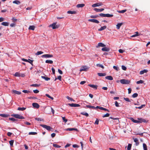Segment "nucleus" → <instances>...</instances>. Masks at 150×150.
I'll use <instances>...</instances> for the list:
<instances>
[{"label": "nucleus", "mask_w": 150, "mask_h": 150, "mask_svg": "<svg viewBox=\"0 0 150 150\" xmlns=\"http://www.w3.org/2000/svg\"><path fill=\"white\" fill-rule=\"evenodd\" d=\"M107 28V26H104L103 27H101L100 28L98 29V31H101L103 30H105Z\"/></svg>", "instance_id": "nucleus-22"}, {"label": "nucleus", "mask_w": 150, "mask_h": 150, "mask_svg": "<svg viewBox=\"0 0 150 150\" xmlns=\"http://www.w3.org/2000/svg\"><path fill=\"white\" fill-rule=\"evenodd\" d=\"M138 96V94L137 93H134L132 95V96L133 98H135L137 97Z\"/></svg>", "instance_id": "nucleus-46"}, {"label": "nucleus", "mask_w": 150, "mask_h": 150, "mask_svg": "<svg viewBox=\"0 0 150 150\" xmlns=\"http://www.w3.org/2000/svg\"><path fill=\"white\" fill-rule=\"evenodd\" d=\"M101 50L103 51L108 52L110 50V49L108 47H104L102 48Z\"/></svg>", "instance_id": "nucleus-15"}, {"label": "nucleus", "mask_w": 150, "mask_h": 150, "mask_svg": "<svg viewBox=\"0 0 150 150\" xmlns=\"http://www.w3.org/2000/svg\"><path fill=\"white\" fill-rule=\"evenodd\" d=\"M1 24L2 25L5 26H8L9 25V23L8 22H3L1 23Z\"/></svg>", "instance_id": "nucleus-23"}, {"label": "nucleus", "mask_w": 150, "mask_h": 150, "mask_svg": "<svg viewBox=\"0 0 150 150\" xmlns=\"http://www.w3.org/2000/svg\"><path fill=\"white\" fill-rule=\"evenodd\" d=\"M10 25L11 27H15L16 26V24L14 23H12L10 24Z\"/></svg>", "instance_id": "nucleus-63"}, {"label": "nucleus", "mask_w": 150, "mask_h": 150, "mask_svg": "<svg viewBox=\"0 0 150 150\" xmlns=\"http://www.w3.org/2000/svg\"><path fill=\"white\" fill-rule=\"evenodd\" d=\"M15 76H16V77H20V73L18 72H16L14 75Z\"/></svg>", "instance_id": "nucleus-41"}, {"label": "nucleus", "mask_w": 150, "mask_h": 150, "mask_svg": "<svg viewBox=\"0 0 150 150\" xmlns=\"http://www.w3.org/2000/svg\"><path fill=\"white\" fill-rule=\"evenodd\" d=\"M32 106L33 107L36 108H38L40 107V105L37 103H32Z\"/></svg>", "instance_id": "nucleus-10"}, {"label": "nucleus", "mask_w": 150, "mask_h": 150, "mask_svg": "<svg viewBox=\"0 0 150 150\" xmlns=\"http://www.w3.org/2000/svg\"><path fill=\"white\" fill-rule=\"evenodd\" d=\"M40 125L42 127L46 129L48 131H50L53 129L52 127H51L50 126H47L46 125L41 124Z\"/></svg>", "instance_id": "nucleus-3"}, {"label": "nucleus", "mask_w": 150, "mask_h": 150, "mask_svg": "<svg viewBox=\"0 0 150 150\" xmlns=\"http://www.w3.org/2000/svg\"><path fill=\"white\" fill-rule=\"evenodd\" d=\"M9 115L6 114H0V116L4 117H7L9 116Z\"/></svg>", "instance_id": "nucleus-31"}, {"label": "nucleus", "mask_w": 150, "mask_h": 150, "mask_svg": "<svg viewBox=\"0 0 150 150\" xmlns=\"http://www.w3.org/2000/svg\"><path fill=\"white\" fill-rule=\"evenodd\" d=\"M12 92L17 95H20L21 93L20 91L13 90H12Z\"/></svg>", "instance_id": "nucleus-19"}, {"label": "nucleus", "mask_w": 150, "mask_h": 150, "mask_svg": "<svg viewBox=\"0 0 150 150\" xmlns=\"http://www.w3.org/2000/svg\"><path fill=\"white\" fill-rule=\"evenodd\" d=\"M102 5V3H97L95 4L92 5V7H95L97 6H101Z\"/></svg>", "instance_id": "nucleus-11"}, {"label": "nucleus", "mask_w": 150, "mask_h": 150, "mask_svg": "<svg viewBox=\"0 0 150 150\" xmlns=\"http://www.w3.org/2000/svg\"><path fill=\"white\" fill-rule=\"evenodd\" d=\"M22 92L25 93H28L31 92L30 91L27 90H23Z\"/></svg>", "instance_id": "nucleus-56"}, {"label": "nucleus", "mask_w": 150, "mask_h": 150, "mask_svg": "<svg viewBox=\"0 0 150 150\" xmlns=\"http://www.w3.org/2000/svg\"><path fill=\"white\" fill-rule=\"evenodd\" d=\"M135 34L131 36V37H135L139 35V33L138 32H136L135 33Z\"/></svg>", "instance_id": "nucleus-37"}, {"label": "nucleus", "mask_w": 150, "mask_h": 150, "mask_svg": "<svg viewBox=\"0 0 150 150\" xmlns=\"http://www.w3.org/2000/svg\"><path fill=\"white\" fill-rule=\"evenodd\" d=\"M96 66L98 67H101L103 69L104 68V66L103 65H102V64H97Z\"/></svg>", "instance_id": "nucleus-43"}, {"label": "nucleus", "mask_w": 150, "mask_h": 150, "mask_svg": "<svg viewBox=\"0 0 150 150\" xmlns=\"http://www.w3.org/2000/svg\"><path fill=\"white\" fill-rule=\"evenodd\" d=\"M123 23H117V24L116 25V28L117 29H119L120 28V27L122 25H123Z\"/></svg>", "instance_id": "nucleus-18"}, {"label": "nucleus", "mask_w": 150, "mask_h": 150, "mask_svg": "<svg viewBox=\"0 0 150 150\" xmlns=\"http://www.w3.org/2000/svg\"><path fill=\"white\" fill-rule=\"evenodd\" d=\"M13 4H20V2L18 0H15L13 2Z\"/></svg>", "instance_id": "nucleus-36"}, {"label": "nucleus", "mask_w": 150, "mask_h": 150, "mask_svg": "<svg viewBox=\"0 0 150 150\" xmlns=\"http://www.w3.org/2000/svg\"><path fill=\"white\" fill-rule=\"evenodd\" d=\"M130 120L133 122L136 123H140V121L139 120H135L134 119L132 118H130Z\"/></svg>", "instance_id": "nucleus-17"}, {"label": "nucleus", "mask_w": 150, "mask_h": 150, "mask_svg": "<svg viewBox=\"0 0 150 150\" xmlns=\"http://www.w3.org/2000/svg\"><path fill=\"white\" fill-rule=\"evenodd\" d=\"M143 145L144 150H147V146L146 144L145 143H143Z\"/></svg>", "instance_id": "nucleus-38"}, {"label": "nucleus", "mask_w": 150, "mask_h": 150, "mask_svg": "<svg viewBox=\"0 0 150 150\" xmlns=\"http://www.w3.org/2000/svg\"><path fill=\"white\" fill-rule=\"evenodd\" d=\"M134 142L136 143L135 145L136 146H138L139 144V140L137 138H133Z\"/></svg>", "instance_id": "nucleus-13"}, {"label": "nucleus", "mask_w": 150, "mask_h": 150, "mask_svg": "<svg viewBox=\"0 0 150 150\" xmlns=\"http://www.w3.org/2000/svg\"><path fill=\"white\" fill-rule=\"evenodd\" d=\"M28 134L29 135H35L37 134V133L36 132H29Z\"/></svg>", "instance_id": "nucleus-54"}, {"label": "nucleus", "mask_w": 150, "mask_h": 150, "mask_svg": "<svg viewBox=\"0 0 150 150\" xmlns=\"http://www.w3.org/2000/svg\"><path fill=\"white\" fill-rule=\"evenodd\" d=\"M124 100L126 101L130 102L131 101V100H132L131 99L130 100L128 98H124Z\"/></svg>", "instance_id": "nucleus-45"}, {"label": "nucleus", "mask_w": 150, "mask_h": 150, "mask_svg": "<svg viewBox=\"0 0 150 150\" xmlns=\"http://www.w3.org/2000/svg\"><path fill=\"white\" fill-rule=\"evenodd\" d=\"M113 68L115 69L116 70L118 71L119 70V68L117 66H113Z\"/></svg>", "instance_id": "nucleus-57"}, {"label": "nucleus", "mask_w": 150, "mask_h": 150, "mask_svg": "<svg viewBox=\"0 0 150 150\" xmlns=\"http://www.w3.org/2000/svg\"><path fill=\"white\" fill-rule=\"evenodd\" d=\"M85 4H78L76 5V7L77 8H81V7H84L85 6Z\"/></svg>", "instance_id": "nucleus-25"}, {"label": "nucleus", "mask_w": 150, "mask_h": 150, "mask_svg": "<svg viewBox=\"0 0 150 150\" xmlns=\"http://www.w3.org/2000/svg\"><path fill=\"white\" fill-rule=\"evenodd\" d=\"M105 45L103 43L101 42H99L98 43V45L96 47H105Z\"/></svg>", "instance_id": "nucleus-20"}, {"label": "nucleus", "mask_w": 150, "mask_h": 150, "mask_svg": "<svg viewBox=\"0 0 150 150\" xmlns=\"http://www.w3.org/2000/svg\"><path fill=\"white\" fill-rule=\"evenodd\" d=\"M104 10V9L103 8L98 9L95 8L94 9V10L96 12H101Z\"/></svg>", "instance_id": "nucleus-14"}, {"label": "nucleus", "mask_w": 150, "mask_h": 150, "mask_svg": "<svg viewBox=\"0 0 150 150\" xmlns=\"http://www.w3.org/2000/svg\"><path fill=\"white\" fill-rule=\"evenodd\" d=\"M98 75L100 76H105L106 75V74L105 73H98L97 74Z\"/></svg>", "instance_id": "nucleus-29"}, {"label": "nucleus", "mask_w": 150, "mask_h": 150, "mask_svg": "<svg viewBox=\"0 0 150 150\" xmlns=\"http://www.w3.org/2000/svg\"><path fill=\"white\" fill-rule=\"evenodd\" d=\"M115 104L116 107H119V106L118 103L117 101H115Z\"/></svg>", "instance_id": "nucleus-64"}, {"label": "nucleus", "mask_w": 150, "mask_h": 150, "mask_svg": "<svg viewBox=\"0 0 150 150\" xmlns=\"http://www.w3.org/2000/svg\"><path fill=\"white\" fill-rule=\"evenodd\" d=\"M145 105H142L140 106H139V107H135V108H138V109H142V108L143 107H145Z\"/></svg>", "instance_id": "nucleus-44"}, {"label": "nucleus", "mask_w": 150, "mask_h": 150, "mask_svg": "<svg viewBox=\"0 0 150 150\" xmlns=\"http://www.w3.org/2000/svg\"><path fill=\"white\" fill-rule=\"evenodd\" d=\"M41 78L43 79H44L45 80L48 81L50 80V78L49 77H46L45 76H41Z\"/></svg>", "instance_id": "nucleus-32"}, {"label": "nucleus", "mask_w": 150, "mask_h": 150, "mask_svg": "<svg viewBox=\"0 0 150 150\" xmlns=\"http://www.w3.org/2000/svg\"><path fill=\"white\" fill-rule=\"evenodd\" d=\"M35 26L34 25H30L28 28V29L29 30H35Z\"/></svg>", "instance_id": "nucleus-24"}, {"label": "nucleus", "mask_w": 150, "mask_h": 150, "mask_svg": "<svg viewBox=\"0 0 150 150\" xmlns=\"http://www.w3.org/2000/svg\"><path fill=\"white\" fill-rule=\"evenodd\" d=\"M47 97H48V98L51 99L52 100H53L54 99V98L53 97L51 96H50L49 94H46L45 95Z\"/></svg>", "instance_id": "nucleus-52"}, {"label": "nucleus", "mask_w": 150, "mask_h": 150, "mask_svg": "<svg viewBox=\"0 0 150 150\" xmlns=\"http://www.w3.org/2000/svg\"><path fill=\"white\" fill-rule=\"evenodd\" d=\"M26 109V108H24V107H22V108H21V107H18V109H17V110H21V111H23L25 110Z\"/></svg>", "instance_id": "nucleus-33"}, {"label": "nucleus", "mask_w": 150, "mask_h": 150, "mask_svg": "<svg viewBox=\"0 0 150 150\" xmlns=\"http://www.w3.org/2000/svg\"><path fill=\"white\" fill-rule=\"evenodd\" d=\"M88 21L89 22H93L96 23H98L99 22L98 21L95 19H89L88 20Z\"/></svg>", "instance_id": "nucleus-9"}, {"label": "nucleus", "mask_w": 150, "mask_h": 150, "mask_svg": "<svg viewBox=\"0 0 150 150\" xmlns=\"http://www.w3.org/2000/svg\"><path fill=\"white\" fill-rule=\"evenodd\" d=\"M113 16V15L112 14H105V17H111Z\"/></svg>", "instance_id": "nucleus-35"}, {"label": "nucleus", "mask_w": 150, "mask_h": 150, "mask_svg": "<svg viewBox=\"0 0 150 150\" xmlns=\"http://www.w3.org/2000/svg\"><path fill=\"white\" fill-rule=\"evenodd\" d=\"M122 69L124 70H126L127 69V68L125 66L122 65Z\"/></svg>", "instance_id": "nucleus-62"}, {"label": "nucleus", "mask_w": 150, "mask_h": 150, "mask_svg": "<svg viewBox=\"0 0 150 150\" xmlns=\"http://www.w3.org/2000/svg\"><path fill=\"white\" fill-rule=\"evenodd\" d=\"M144 82V81L142 80H140L139 81H137L136 83L137 84H139V83H142Z\"/></svg>", "instance_id": "nucleus-51"}, {"label": "nucleus", "mask_w": 150, "mask_h": 150, "mask_svg": "<svg viewBox=\"0 0 150 150\" xmlns=\"http://www.w3.org/2000/svg\"><path fill=\"white\" fill-rule=\"evenodd\" d=\"M45 62L46 63H48L52 64L53 62L52 60H46Z\"/></svg>", "instance_id": "nucleus-39"}, {"label": "nucleus", "mask_w": 150, "mask_h": 150, "mask_svg": "<svg viewBox=\"0 0 150 150\" xmlns=\"http://www.w3.org/2000/svg\"><path fill=\"white\" fill-rule=\"evenodd\" d=\"M67 13L68 14H76V12L75 11H67Z\"/></svg>", "instance_id": "nucleus-30"}, {"label": "nucleus", "mask_w": 150, "mask_h": 150, "mask_svg": "<svg viewBox=\"0 0 150 150\" xmlns=\"http://www.w3.org/2000/svg\"><path fill=\"white\" fill-rule=\"evenodd\" d=\"M81 114L86 116V117L88 116V114L86 112H83L81 113Z\"/></svg>", "instance_id": "nucleus-34"}, {"label": "nucleus", "mask_w": 150, "mask_h": 150, "mask_svg": "<svg viewBox=\"0 0 150 150\" xmlns=\"http://www.w3.org/2000/svg\"><path fill=\"white\" fill-rule=\"evenodd\" d=\"M9 119L11 121H15L16 120H17L14 118H9Z\"/></svg>", "instance_id": "nucleus-58"}, {"label": "nucleus", "mask_w": 150, "mask_h": 150, "mask_svg": "<svg viewBox=\"0 0 150 150\" xmlns=\"http://www.w3.org/2000/svg\"><path fill=\"white\" fill-rule=\"evenodd\" d=\"M33 92L35 93H37L39 92V91L37 89L33 90Z\"/></svg>", "instance_id": "nucleus-61"}, {"label": "nucleus", "mask_w": 150, "mask_h": 150, "mask_svg": "<svg viewBox=\"0 0 150 150\" xmlns=\"http://www.w3.org/2000/svg\"><path fill=\"white\" fill-rule=\"evenodd\" d=\"M53 146L54 147H57V148H60L61 147V146H59V145H57L56 144H53Z\"/></svg>", "instance_id": "nucleus-50"}, {"label": "nucleus", "mask_w": 150, "mask_h": 150, "mask_svg": "<svg viewBox=\"0 0 150 150\" xmlns=\"http://www.w3.org/2000/svg\"><path fill=\"white\" fill-rule=\"evenodd\" d=\"M53 57V55L49 54H45L41 56L42 57L45 58H51Z\"/></svg>", "instance_id": "nucleus-7"}, {"label": "nucleus", "mask_w": 150, "mask_h": 150, "mask_svg": "<svg viewBox=\"0 0 150 150\" xmlns=\"http://www.w3.org/2000/svg\"><path fill=\"white\" fill-rule=\"evenodd\" d=\"M110 118L113 119L114 120H116V121H115V122L116 123H118L119 122V119L118 118H113L112 117H110V118H109V120L110 119Z\"/></svg>", "instance_id": "nucleus-28"}, {"label": "nucleus", "mask_w": 150, "mask_h": 150, "mask_svg": "<svg viewBox=\"0 0 150 150\" xmlns=\"http://www.w3.org/2000/svg\"><path fill=\"white\" fill-rule=\"evenodd\" d=\"M89 68L87 66H82L81 67L80 71L81 72L82 71H86L88 70Z\"/></svg>", "instance_id": "nucleus-4"}, {"label": "nucleus", "mask_w": 150, "mask_h": 150, "mask_svg": "<svg viewBox=\"0 0 150 150\" xmlns=\"http://www.w3.org/2000/svg\"><path fill=\"white\" fill-rule=\"evenodd\" d=\"M139 120L141 121V122L140 121V123H141L142 122H146L145 120L143 119H139Z\"/></svg>", "instance_id": "nucleus-60"}, {"label": "nucleus", "mask_w": 150, "mask_h": 150, "mask_svg": "<svg viewBox=\"0 0 150 150\" xmlns=\"http://www.w3.org/2000/svg\"><path fill=\"white\" fill-rule=\"evenodd\" d=\"M13 142H14L13 140H11L9 141V143L10 144L11 146H13Z\"/></svg>", "instance_id": "nucleus-47"}, {"label": "nucleus", "mask_w": 150, "mask_h": 150, "mask_svg": "<svg viewBox=\"0 0 150 150\" xmlns=\"http://www.w3.org/2000/svg\"><path fill=\"white\" fill-rule=\"evenodd\" d=\"M68 105L71 107H80V105L79 104L75 103H69Z\"/></svg>", "instance_id": "nucleus-8"}, {"label": "nucleus", "mask_w": 150, "mask_h": 150, "mask_svg": "<svg viewBox=\"0 0 150 150\" xmlns=\"http://www.w3.org/2000/svg\"><path fill=\"white\" fill-rule=\"evenodd\" d=\"M66 131H72V130H75V131H77V129L76 128H68L66 129Z\"/></svg>", "instance_id": "nucleus-27"}, {"label": "nucleus", "mask_w": 150, "mask_h": 150, "mask_svg": "<svg viewBox=\"0 0 150 150\" xmlns=\"http://www.w3.org/2000/svg\"><path fill=\"white\" fill-rule=\"evenodd\" d=\"M148 72V70L146 69H144L140 72L139 74L142 75L144 73H146Z\"/></svg>", "instance_id": "nucleus-26"}, {"label": "nucleus", "mask_w": 150, "mask_h": 150, "mask_svg": "<svg viewBox=\"0 0 150 150\" xmlns=\"http://www.w3.org/2000/svg\"><path fill=\"white\" fill-rule=\"evenodd\" d=\"M110 116V114L108 113H107L105 115L103 116L102 117H108Z\"/></svg>", "instance_id": "nucleus-59"}, {"label": "nucleus", "mask_w": 150, "mask_h": 150, "mask_svg": "<svg viewBox=\"0 0 150 150\" xmlns=\"http://www.w3.org/2000/svg\"><path fill=\"white\" fill-rule=\"evenodd\" d=\"M105 78L106 79L110 80H112L113 79L112 77L111 76H106L105 77Z\"/></svg>", "instance_id": "nucleus-21"}, {"label": "nucleus", "mask_w": 150, "mask_h": 150, "mask_svg": "<svg viewBox=\"0 0 150 150\" xmlns=\"http://www.w3.org/2000/svg\"><path fill=\"white\" fill-rule=\"evenodd\" d=\"M11 116L16 118L19 119H24V117L18 114H12Z\"/></svg>", "instance_id": "nucleus-5"}, {"label": "nucleus", "mask_w": 150, "mask_h": 150, "mask_svg": "<svg viewBox=\"0 0 150 150\" xmlns=\"http://www.w3.org/2000/svg\"><path fill=\"white\" fill-rule=\"evenodd\" d=\"M99 17L98 15H92L90 17L92 18H96Z\"/></svg>", "instance_id": "nucleus-53"}, {"label": "nucleus", "mask_w": 150, "mask_h": 150, "mask_svg": "<svg viewBox=\"0 0 150 150\" xmlns=\"http://www.w3.org/2000/svg\"><path fill=\"white\" fill-rule=\"evenodd\" d=\"M126 11H127V10L126 9H125V10H122L121 11H118V12L119 13H124Z\"/></svg>", "instance_id": "nucleus-49"}, {"label": "nucleus", "mask_w": 150, "mask_h": 150, "mask_svg": "<svg viewBox=\"0 0 150 150\" xmlns=\"http://www.w3.org/2000/svg\"><path fill=\"white\" fill-rule=\"evenodd\" d=\"M40 86V85L35 84H33L30 85V86H33V87H39Z\"/></svg>", "instance_id": "nucleus-55"}, {"label": "nucleus", "mask_w": 150, "mask_h": 150, "mask_svg": "<svg viewBox=\"0 0 150 150\" xmlns=\"http://www.w3.org/2000/svg\"><path fill=\"white\" fill-rule=\"evenodd\" d=\"M88 86L92 88H94L95 89H96L97 88L98 86L96 85H94L93 84H88Z\"/></svg>", "instance_id": "nucleus-16"}, {"label": "nucleus", "mask_w": 150, "mask_h": 150, "mask_svg": "<svg viewBox=\"0 0 150 150\" xmlns=\"http://www.w3.org/2000/svg\"><path fill=\"white\" fill-rule=\"evenodd\" d=\"M43 53V52L42 51H38L37 53H36L35 55H38L41 54H42Z\"/></svg>", "instance_id": "nucleus-42"}, {"label": "nucleus", "mask_w": 150, "mask_h": 150, "mask_svg": "<svg viewBox=\"0 0 150 150\" xmlns=\"http://www.w3.org/2000/svg\"><path fill=\"white\" fill-rule=\"evenodd\" d=\"M86 107H87V108H92L94 110H96L97 109V106L95 107L93 106L87 105H86Z\"/></svg>", "instance_id": "nucleus-12"}, {"label": "nucleus", "mask_w": 150, "mask_h": 150, "mask_svg": "<svg viewBox=\"0 0 150 150\" xmlns=\"http://www.w3.org/2000/svg\"><path fill=\"white\" fill-rule=\"evenodd\" d=\"M21 60L23 61L28 62L30 63L32 65H33V61L32 60H31L30 59H27L24 58H22L21 59Z\"/></svg>", "instance_id": "nucleus-6"}, {"label": "nucleus", "mask_w": 150, "mask_h": 150, "mask_svg": "<svg viewBox=\"0 0 150 150\" xmlns=\"http://www.w3.org/2000/svg\"><path fill=\"white\" fill-rule=\"evenodd\" d=\"M120 82L122 84H128L130 83V81L125 79H122L120 80Z\"/></svg>", "instance_id": "nucleus-2"}, {"label": "nucleus", "mask_w": 150, "mask_h": 150, "mask_svg": "<svg viewBox=\"0 0 150 150\" xmlns=\"http://www.w3.org/2000/svg\"><path fill=\"white\" fill-rule=\"evenodd\" d=\"M132 144H128L127 148V150H130L132 146Z\"/></svg>", "instance_id": "nucleus-40"}, {"label": "nucleus", "mask_w": 150, "mask_h": 150, "mask_svg": "<svg viewBox=\"0 0 150 150\" xmlns=\"http://www.w3.org/2000/svg\"><path fill=\"white\" fill-rule=\"evenodd\" d=\"M56 22L53 23L51 24H50L49 27H52L53 29L58 28L60 26V25L59 24H57Z\"/></svg>", "instance_id": "nucleus-1"}, {"label": "nucleus", "mask_w": 150, "mask_h": 150, "mask_svg": "<svg viewBox=\"0 0 150 150\" xmlns=\"http://www.w3.org/2000/svg\"><path fill=\"white\" fill-rule=\"evenodd\" d=\"M66 98L68 99L69 100L71 101H74L75 100L73 99L72 98L69 97V96H67V97H66Z\"/></svg>", "instance_id": "nucleus-48"}]
</instances>
